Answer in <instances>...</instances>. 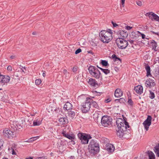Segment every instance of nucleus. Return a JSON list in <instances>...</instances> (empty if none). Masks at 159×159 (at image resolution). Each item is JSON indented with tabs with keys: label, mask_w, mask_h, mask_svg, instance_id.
Segmentation results:
<instances>
[{
	"label": "nucleus",
	"mask_w": 159,
	"mask_h": 159,
	"mask_svg": "<svg viewBox=\"0 0 159 159\" xmlns=\"http://www.w3.org/2000/svg\"><path fill=\"white\" fill-rule=\"evenodd\" d=\"M124 120L122 118H119L117 119L116 121V125L117 127V129H116L117 131L116 134L120 138L122 137L123 135L124 136V134H122V131L123 129H125V127H124Z\"/></svg>",
	"instance_id": "obj_1"
},
{
	"label": "nucleus",
	"mask_w": 159,
	"mask_h": 159,
	"mask_svg": "<svg viewBox=\"0 0 159 159\" xmlns=\"http://www.w3.org/2000/svg\"><path fill=\"white\" fill-rule=\"evenodd\" d=\"M88 70L92 76L97 79H100L101 80H102V76L100 72L95 66L90 65Z\"/></svg>",
	"instance_id": "obj_2"
},
{
	"label": "nucleus",
	"mask_w": 159,
	"mask_h": 159,
	"mask_svg": "<svg viewBox=\"0 0 159 159\" xmlns=\"http://www.w3.org/2000/svg\"><path fill=\"white\" fill-rule=\"evenodd\" d=\"M99 39L104 43H108L112 39V36L111 35L109 36L106 33L105 30L101 31L99 34Z\"/></svg>",
	"instance_id": "obj_3"
},
{
	"label": "nucleus",
	"mask_w": 159,
	"mask_h": 159,
	"mask_svg": "<svg viewBox=\"0 0 159 159\" xmlns=\"http://www.w3.org/2000/svg\"><path fill=\"white\" fill-rule=\"evenodd\" d=\"M77 136L82 144H88L89 140L92 138L90 134L82 132H79L77 134Z\"/></svg>",
	"instance_id": "obj_4"
},
{
	"label": "nucleus",
	"mask_w": 159,
	"mask_h": 159,
	"mask_svg": "<svg viewBox=\"0 0 159 159\" xmlns=\"http://www.w3.org/2000/svg\"><path fill=\"white\" fill-rule=\"evenodd\" d=\"M121 37H118L116 39L115 42L118 47L120 49H125L128 46V43L127 41Z\"/></svg>",
	"instance_id": "obj_5"
},
{
	"label": "nucleus",
	"mask_w": 159,
	"mask_h": 159,
	"mask_svg": "<svg viewBox=\"0 0 159 159\" xmlns=\"http://www.w3.org/2000/svg\"><path fill=\"white\" fill-rule=\"evenodd\" d=\"M124 127H125V129H123L122 131V134H124L123 136L122 137H120L123 139L128 138V137L130 136V133L131 132L132 130H130L131 127L129 125L128 123L126 121V120H124Z\"/></svg>",
	"instance_id": "obj_6"
},
{
	"label": "nucleus",
	"mask_w": 159,
	"mask_h": 159,
	"mask_svg": "<svg viewBox=\"0 0 159 159\" xmlns=\"http://www.w3.org/2000/svg\"><path fill=\"white\" fill-rule=\"evenodd\" d=\"M112 120V118L111 116L105 115L102 117L101 123L102 125L104 127H107L110 125L113 126Z\"/></svg>",
	"instance_id": "obj_7"
},
{
	"label": "nucleus",
	"mask_w": 159,
	"mask_h": 159,
	"mask_svg": "<svg viewBox=\"0 0 159 159\" xmlns=\"http://www.w3.org/2000/svg\"><path fill=\"white\" fill-rule=\"evenodd\" d=\"M88 152H85L84 155L85 156L90 157V156L93 157L95 156L96 154H98L100 150L93 148V147H90V145H88Z\"/></svg>",
	"instance_id": "obj_8"
},
{
	"label": "nucleus",
	"mask_w": 159,
	"mask_h": 159,
	"mask_svg": "<svg viewBox=\"0 0 159 159\" xmlns=\"http://www.w3.org/2000/svg\"><path fill=\"white\" fill-rule=\"evenodd\" d=\"M90 100L89 98L87 97L86 98L85 101L83 103L81 108V111L82 113H86L89 110L91 106Z\"/></svg>",
	"instance_id": "obj_9"
},
{
	"label": "nucleus",
	"mask_w": 159,
	"mask_h": 159,
	"mask_svg": "<svg viewBox=\"0 0 159 159\" xmlns=\"http://www.w3.org/2000/svg\"><path fill=\"white\" fill-rule=\"evenodd\" d=\"M2 133L4 137L8 139H12L16 136V133L14 131H11L7 128H5L3 130Z\"/></svg>",
	"instance_id": "obj_10"
},
{
	"label": "nucleus",
	"mask_w": 159,
	"mask_h": 159,
	"mask_svg": "<svg viewBox=\"0 0 159 159\" xmlns=\"http://www.w3.org/2000/svg\"><path fill=\"white\" fill-rule=\"evenodd\" d=\"M61 134L64 137L71 140V141L69 142V143H71L70 144L74 145L75 144V141L76 140V139L75 138V134L73 133L71 134L67 133H66V132L63 130L61 132Z\"/></svg>",
	"instance_id": "obj_11"
},
{
	"label": "nucleus",
	"mask_w": 159,
	"mask_h": 159,
	"mask_svg": "<svg viewBox=\"0 0 159 159\" xmlns=\"http://www.w3.org/2000/svg\"><path fill=\"white\" fill-rule=\"evenodd\" d=\"M152 117L150 115H148L147 119L143 123V125L146 131L148 130L149 126L152 123Z\"/></svg>",
	"instance_id": "obj_12"
},
{
	"label": "nucleus",
	"mask_w": 159,
	"mask_h": 159,
	"mask_svg": "<svg viewBox=\"0 0 159 159\" xmlns=\"http://www.w3.org/2000/svg\"><path fill=\"white\" fill-rule=\"evenodd\" d=\"M118 29V30L116 32L115 31H114L115 33H116V34L118 35H120V37H121L122 38H126L128 35V34L127 31L122 30L121 28H119Z\"/></svg>",
	"instance_id": "obj_13"
},
{
	"label": "nucleus",
	"mask_w": 159,
	"mask_h": 159,
	"mask_svg": "<svg viewBox=\"0 0 159 159\" xmlns=\"http://www.w3.org/2000/svg\"><path fill=\"white\" fill-rule=\"evenodd\" d=\"M10 80V77L7 75H0V83L4 84L8 83Z\"/></svg>",
	"instance_id": "obj_14"
},
{
	"label": "nucleus",
	"mask_w": 159,
	"mask_h": 159,
	"mask_svg": "<svg viewBox=\"0 0 159 159\" xmlns=\"http://www.w3.org/2000/svg\"><path fill=\"white\" fill-rule=\"evenodd\" d=\"M89 145L93 147V148L97 149L100 150V147L99 144L93 139L91 140L89 142Z\"/></svg>",
	"instance_id": "obj_15"
},
{
	"label": "nucleus",
	"mask_w": 159,
	"mask_h": 159,
	"mask_svg": "<svg viewBox=\"0 0 159 159\" xmlns=\"http://www.w3.org/2000/svg\"><path fill=\"white\" fill-rule=\"evenodd\" d=\"M144 66L145 67V69L146 71V76L148 77L149 76L152 77L154 78L153 77H152L151 73V68L148 65V64L144 63Z\"/></svg>",
	"instance_id": "obj_16"
},
{
	"label": "nucleus",
	"mask_w": 159,
	"mask_h": 159,
	"mask_svg": "<svg viewBox=\"0 0 159 159\" xmlns=\"http://www.w3.org/2000/svg\"><path fill=\"white\" fill-rule=\"evenodd\" d=\"M89 84L90 85L91 87L95 88L96 85H98V82L95 79L90 78L89 79V81L88 82Z\"/></svg>",
	"instance_id": "obj_17"
},
{
	"label": "nucleus",
	"mask_w": 159,
	"mask_h": 159,
	"mask_svg": "<svg viewBox=\"0 0 159 159\" xmlns=\"http://www.w3.org/2000/svg\"><path fill=\"white\" fill-rule=\"evenodd\" d=\"M143 88L141 85H138L136 87H135L134 88L136 93L139 94H141L143 92Z\"/></svg>",
	"instance_id": "obj_18"
},
{
	"label": "nucleus",
	"mask_w": 159,
	"mask_h": 159,
	"mask_svg": "<svg viewBox=\"0 0 159 159\" xmlns=\"http://www.w3.org/2000/svg\"><path fill=\"white\" fill-rule=\"evenodd\" d=\"M72 105L71 103L69 102H67L64 105L63 108L65 111H68L72 109Z\"/></svg>",
	"instance_id": "obj_19"
},
{
	"label": "nucleus",
	"mask_w": 159,
	"mask_h": 159,
	"mask_svg": "<svg viewBox=\"0 0 159 159\" xmlns=\"http://www.w3.org/2000/svg\"><path fill=\"white\" fill-rule=\"evenodd\" d=\"M123 95V92L120 89L118 88L116 89L114 93V96L116 98H120Z\"/></svg>",
	"instance_id": "obj_20"
},
{
	"label": "nucleus",
	"mask_w": 159,
	"mask_h": 159,
	"mask_svg": "<svg viewBox=\"0 0 159 159\" xmlns=\"http://www.w3.org/2000/svg\"><path fill=\"white\" fill-rule=\"evenodd\" d=\"M145 155L148 156L149 159H155V156L152 152L150 150H148L145 152Z\"/></svg>",
	"instance_id": "obj_21"
},
{
	"label": "nucleus",
	"mask_w": 159,
	"mask_h": 159,
	"mask_svg": "<svg viewBox=\"0 0 159 159\" xmlns=\"http://www.w3.org/2000/svg\"><path fill=\"white\" fill-rule=\"evenodd\" d=\"M150 82H151L152 83V86L154 85V80L150 78L148 79L146 81L145 83V86L147 88L151 89V85L149 84Z\"/></svg>",
	"instance_id": "obj_22"
},
{
	"label": "nucleus",
	"mask_w": 159,
	"mask_h": 159,
	"mask_svg": "<svg viewBox=\"0 0 159 159\" xmlns=\"http://www.w3.org/2000/svg\"><path fill=\"white\" fill-rule=\"evenodd\" d=\"M77 33V30L75 28L70 29L67 33L68 36H73Z\"/></svg>",
	"instance_id": "obj_23"
},
{
	"label": "nucleus",
	"mask_w": 159,
	"mask_h": 159,
	"mask_svg": "<svg viewBox=\"0 0 159 159\" xmlns=\"http://www.w3.org/2000/svg\"><path fill=\"white\" fill-rule=\"evenodd\" d=\"M58 121L61 125H66L68 123V119L66 117H61L59 120Z\"/></svg>",
	"instance_id": "obj_24"
},
{
	"label": "nucleus",
	"mask_w": 159,
	"mask_h": 159,
	"mask_svg": "<svg viewBox=\"0 0 159 159\" xmlns=\"http://www.w3.org/2000/svg\"><path fill=\"white\" fill-rule=\"evenodd\" d=\"M106 147V149L109 152H111L112 151H114L115 150V147L113 145L111 144H107Z\"/></svg>",
	"instance_id": "obj_25"
},
{
	"label": "nucleus",
	"mask_w": 159,
	"mask_h": 159,
	"mask_svg": "<svg viewBox=\"0 0 159 159\" xmlns=\"http://www.w3.org/2000/svg\"><path fill=\"white\" fill-rule=\"evenodd\" d=\"M90 100L91 105L93 107L99 110L100 107L99 106L98 103L95 101H94L93 99L90 98Z\"/></svg>",
	"instance_id": "obj_26"
},
{
	"label": "nucleus",
	"mask_w": 159,
	"mask_h": 159,
	"mask_svg": "<svg viewBox=\"0 0 159 159\" xmlns=\"http://www.w3.org/2000/svg\"><path fill=\"white\" fill-rule=\"evenodd\" d=\"M150 41V44L152 47V49H153L155 51H157L156 47L157 45V42L154 40H152Z\"/></svg>",
	"instance_id": "obj_27"
},
{
	"label": "nucleus",
	"mask_w": 159,
	"mask_h": 159,
	"mask_svg": "<svg viewBox=\"0 0 159 159\" xmlns=\"http://www.w3.org/2000/svg\"><path fill=\"white\" fill-rule=\"evenodd\" d=\"M111 57L115 62L119 61H120V64L122 62V59L120 58L117 57V56L115 54H113L112 55Z\"/></svg>",
	"instance_id": "obj_28"
},
{
	"label": "nucleus",
	"mask_w": 159,
	"mask_h": 159,
	"mask_svg": "<svg viewBox=\"0 0 159 159\" xmlns=\"http://www.w3.org/2000/svg\"><path fill=\"white\" fill-rule=\"evenodd\" d=\"M154 151L157 157H159V143L154 148Z\"/></svg>",
	"instance_id": "obj_29"
},
{
	"label": "nucleus",
	"mask_w": 159,
	"mask_h": 159,
	"mask_svg": "<svg viewBox=\"0 0 159 159\" xmlns=\"http://www.w3.org/2000/svg\"><path fill=\"white\" fill-rule=\"evenodd\" d=\"M100 63L102 65V66L107 67L109 66L108 61L106 60H101Z\"/></svg>",
	"instance_id": "obj_30"
},
{
	"label": "nucleus",
	"mask_w": 159,
	"mask_h": 159,
	"mask_svg": "<svg viewBox=\"0 0 159 159\" xmlns=\"http://www.w3.org/2000/svg\"><path fill=\"white\" fill-rule=\"evenodd\" d=\"M152 21L154 20L159 22V16L153 12L152 14V19H151Z\"/></svg>",
	"instance_id": "obj_31"
},
{
	"label": "nucleus",
	"mask_w": 159,
	"mask_h": 159,
	"mask_svg": "<svg viewBox=\"0 0 159 159\" xmlns=\"http://www.w3.org/2000/svg\"><path fill=\"white\" fill-rule=\"evenodd\" d=\"M42 120H40L38 119L34 120L33 122V125L34 126L39 125L42 123Z\"/></svg>",
	"instance_id": "obj_32"
},
{
	"label": "nucleus",
	"mask_w": 159,
	"mask_h": 159,
	"mask_svg": "<svg viewBox=\"0 0 159 159\" xmlns=\"http://www.w3.org/2000/svg\"><path fill=\"white\" fill-rule=\"evenodd\" d=\"M68 112V116H69L71 117L72 119H73L75 117V113L74 111L70 110Z\"/></svg>",
	"instance_id": "obj_33"
},
{
	"label": "nucleus",
	"mask_w": 159,
	"mask_h": 159,
	"mask_svg": "<svg viewBox=\"0 0 159 159\" xmlns=\"http://www.w3.org/2000/svg\"><path fill=\"white\" fill-rule=\"evenodd\" d=\"M154 75L155 76L157 77L158 75V79H159V67L156 68L154 70Z\"/></svg>",
	"instance_id": "obj_34"
},
{
	"label": "nucleus",
	"mask_w": 159,
	"mask_h": 159,
	"mask_svg": "<svg viewBox=\"0 0 159 159\" xmlns=\"http://www.w3.org/2000/svg\"><path fill=\"white\" fill-rule=\"evenodd\" d=\"M100 70L105 75H107L110 73V71L108 69L101 68Z\"/></svg>",
	"instance_id": "obj_35"
},
{
	"label": "nucleus",
	"mask_w": 159,
	"mask_h": 159,
	"mask_svg": "<svg viewBox=\"0 0 159 159\" xmlns=\"http://www.w3.org/2000/svg\"><path fill=\"white\" fill-rule=\"evenodd\" d=\"M130 96L128 98V104L131 106H133L134 104V102L131 99V97Z\"/></svg>",
	"instance_id": "obj_36"
},
{
	"label": "nucleus",
	"mask_w": 159,
	"mask_h": 159,
	"mask_svg": "<svg viewBox=\"0 0 159 159\" xmlns=\"http://www.w3.org/2000/svg\"><path fill=\"white\" fill-rule=\"evenodd\" d=\"M149 98L150 99H152L155 97V95L154 93L152 92L151 90H149Z\"/></svg>",
	"instance_id": "obj_37"
},
{
	"label": "nucleus",
	"mask_w": 159,
	"mask_h": 159,
	"mask_svg": "<svg viewBox=\"0 0 159 159\" xmlns=\"http://www.w3.org/2000/svg\"><path fill=\"white\" fill-rule=\"evenodd\" d=\"M106 97L107 98V99H105L104 102L106 103H109L111 102L112 100V99L111 98L110 96H107Z\"/></svg>",
	"instance_id": "obj_38"
},
{
	"label": "nucleus",
	"mask_w": 159,
	"mask_h": 159,
	"mask_svg": "<svg viewBox=\"0 0 159 159\" xmlns=\"http://www.w3.org/2000/svg\"><path fill=\"white\" fill-rule=\"evenodd\" d=\"M152 12H147L145 14V16H147L148 17L149 19H152Z\"/></svg>",
	"instance_id": "obj_39"
},
{
	"label": "nucleus",
	"mask_w": 159,
	"mask_h": 159,
	"mask_svg": "<svg viewBox=\"0 0 159 159\" xmlns=\"http://www.w3.org/2000/svg\"><path fill=\"white\" fill-rule=\"evenodd\" d=\"M33 137L31 138H30L27 141V142H32L34 141L36 139V137Z\"/></svg>",
	"instance_id": "obj_40"
},
{
	"label": "nucleus",
	"mask_w": 159,
	"mask_h": 159,
	"mask_svg": "<svg viewBox=\"0 0 159 159\" xmlns=\"http://www.w3.org/2000/svg\"><path fill=\"white\" fill-rule=\"evenodd\" d=\"M132 34L133 36L132 37V39H134V37H137L139 36L138 34L139 33H137V32L136 33L135 32H132Z\"/></svg>",
	"instance_id": "obj_41"
},
{
	"label": "nucleus",
	"mask_w": 159,
	"mask_h": 159,
	"mask_svg": "<svg viewBox=\"0 0 159 159\" xmlns=\"http://www.w3.org/2000/svg\"><path fill=\"white\" fill-rule=\"evenodd\" d=\"M111 23L113 25V27L114 28L116 27L117 26L119 27L120 26L121 27V26H120V25L117 24L115 22H114L113 21H111Z\"/></svg>",
	"instance_id": "obj_42"
},
{
	"label": "nucleus",
	"mask_w": 159,
	"mask_h": 159,
	"mask_svg": "<svg viewBox=\"0 0 159 159\" xmlns=\"http://www.w3.org/2000/svg\"><path fill=\"white\" fill-rule=\"evenodd\" d=\"M41 82V80L40 79H36L35 81V83L36 85H38L40 84Z\"/></svg>",
	"instance_id": "obj_43"
},
{
	"label": "nucleus",
	"mask_w": 159,
	"mask_h": 159,
	"mask_svg": "<svg viewBox=\"0 0 159 159\" xmlns=\"http://www.w3.org/2000/svg\"><path fill=\"white\" fill-rule=\"evenodd\" d=\"M106 33H107V34L109 33L110 34V35H111L112 36L113 32L111 29H107V30H106Z\"/></svg>",
	"instance_id": "obj_44"
},
{
	"label": "nucleus",
	"mask_w": 159,
	"mask_h": 159,
	"mask_svg": "<svg viewBox=\"0 0 159 159\" xmlns=\"http://www.w3.org/2000/svg\"><path fill=\"white\" fill-rule=\"evenodd\" d=\"M137 32L139 33L140 35H141L142 39H144L145 38V35L144 34L140 32L139 31H137ZM146 39H148V38H146Z\"/></svg>",
	"instance_id": "obj_45"
},
{
	"label": "nucleus",
	"mask_w": 159,
	"mask_h": 159,
	"mask_svg": "<svg viewBox=\"0 0 159 159\" xmlns=\"http://www.w3.org/2000/svg\"><path fill=\"white\" fill-rule=\"evenodd\" d=\"M93 93L96 96H100L102 93V92H98L96 91H93Z\"/></svg>",
	"instance_id": "obj_46"
},
{
	"label": "nucleus",
	"mask_w": 159,
	"mask_h": 159,
	"mask_svg": "<svg viewBox=\"0 0 159 159\" xmlns=\"http://www.w3.org/2000/svg\"><path fill=\"white\" fill-rule=\"evenodd\" d=\"M120 103H123L125 104V102H126L125 99L123 98H120Z\"/></svg>",
	"instance_id": "obj_47"
},
{
	"label": "nucleus",
	"mask_w": 159,
	"mask_h": 159,
	"mask_svg": "<svg viewBox=\"0 0 159 159\" xmlns=\"http://www.w3.org/2000/svg\"><path fill=\"white\" fill-rule=\"evenodd\" d=\"M10 149L11 150L12 154L13 155H15L16 154V152L15 151L14 149L12 148L11 147V148H9L8 150H9Z\"/></svg>",
	"instance_id": "obj_48"
},
{
	"label": "nucleus",
	"mask_w": 159,
	"mask_h": 159,
	"mask_svg": "<svg viewBox=\"0 0 159 159\" xmlns=\"http://www.w3.org/2000/svg\"><path fill=\"white\" fill-rule=\"evenodd\" d=\"M3 141L2 139H0V150L2 149V147L3 144Z\"/></svg>",
	"instance_id": "obj_49"
},
{
	"label": "nucleus",
	"mask_w": 159,
	"mask_h": 159,
	"mask_svg": "<svg viewBox=\"0 0 159 159\" xmlns=\"http://www.w3.org/2000/svg\"><path fill=\"white\" fill-rule=\"evenodd\" d=\"M82 51V50L81 49L79 48L78 49H77L75 51V54H77L80 52H81Z\"/></svg>",
	"instance_id": "obj_50"
},
{
	"label": "nucleus",
	"mask_w": 159,
	"mask_h": 159,
	"mask_svg": "<svg viewBox=\"0 0 159 159\" xmlns=\"http://www.w3.org/2000/svg\"><path fill=\"white\" fill-rule=\"evenodd\" d=\"M23 125H22L20 123V124H17L16 125L17 128H18L19 129H20L21 128H22V126Z\"/></svg>",
	"instance_id": "obj_51"
},
{
	"label": "nucleus",
	"mask_w": 159,
	"mask_h": 159,
	"mask_svg": "<svg viewBox=\"0 0 159 159\" xmlns=\"http://www.w3.org/2000/svg\"><path fill=\"white\" fill-rule=\"evenodd\" d=\"M77 152L78 154H80V157H83V155L81 153L82 150L81 149H78Z\"/></svg>",
	"instance_id": "obj_52"
},
{
	"label": "nucleus",
	"mask_w": 159,
	"mask_h": 159,
	"mask_svg": "<svg viewBox=\"0 0 159 159\" xmlns=\"http://www.w3.org/2000/svg\"><path fill=\"white\" fill-rule=\"evenodd\" d=\"M77 66H74L72 70L74 73H75L77 70Z\"/></svg>",
	"instance_id": "obj_53"
},
{
	"label": "nucleus",
	"mask_w": 159,
	"mask_h": 159,
	"mask_svg": "<svg viewBox=\"0 0 159 159\" xmlns=\"http://www.w3.org/2000/svg\"><path fill=\"white\" fill-rule=\"evenodd\" d=\"M132 27L129 25L125 26V29L127 30H130L132 28Z\"/></svg>",
	"instance_id": "obj_54"
},
{
	"label": "nucleus",
	"mask_w": 159,
	"mask_h": 159,
	"mask_svg": "<svg viewBox=\"0 0 159 159\" xmlns=\"http://www.w3.org/2000/svg\"><path fill=\"white\" fill-rule=\"evenodd\" d=\"M7 70L8 71H11L12 70V68L11 66H9L7 68Z\"/></svg>",
	"instance_id": "obj_55"
},
{
	"label": "nucleus",
	"mask_w": 159,
	"mask_h": 159,
	"mask_svg": "<svg viewBox=\"0 0 159 159\" xmlns=\"http://www.w3.org/2000/svg\"><path fill=\"white\" fill-rule=\"evenodd\" d=\"M137 4L139 6H141L142 5V2L140 1H139L136 2Z\"/></svg>",
	"instance_id": "obj_56"
},
{
	"label": "nucleus",
	"mask_w": 159,
	"mask_h": 159,
	"mask_svg": "<svg viewBox=\"0 0 159 159\" xmlns=\"http://www.w3.org/2000/svg\"><path fill=\"white\" fill-rule=\"evenodd\" d=\"M125 0H121V4L123 7H124Z\"/></svg>",
	"instance_id": "obj_57"
},
{
	"label": "nucleus",
	"mask_w": 159,
	"mask_h": 159,
	"mask_svg": "<svg viewBox=\"0 0 159 159\" xmlns=\"http://www.w3.org/2000/svg\"><path fill=\"white\" fill-rule=\"evenodd\" d=\"M127 41H128L131 44H134V40H131L130 39H128Z\"/></svg>",
	"instance_id": "obj_58"
},
{
	"label": "nucleus",
	"mask_w": 159,
	"mask_h": 159,
	"mask_svg": "<svg viewBox=\"0 0 159 159\" xmlns=\"http://www.w3.org/2000/svg\"><path fill=\"white\" fill-rule=\"evenodd\" d=\"M54 111L55 112H56V113H58V112H60V109L59 108V107H57V108H56L54 110Z\"/></svg>",
	"instance_id": "obj_59"
},
{
	"label": "nucleus",
	"mask_w": 159,
	"mask_h": 159,
	"mask_svg": "<svg viewBox=\"0 0 159 159\" xmlns=\"http://www.w3.org/2000/svg\"><path fill=\"white\" fill-rule=\"evenodd\" d=\"M119 69L120 68L117 66L114 67V70L116 72H118L119 70Z\"/></svg>",
	"instance_id": "obj_60"
},
{
	"label": "nucleus",
	"mask_w": 159,
	"mask_h": 159,
	"mask_svg": "<svg viewBox=\"0 0 159 159\" xmlns=\"http://www.w3.org/2000/svg\"><path fill=\"white\" fill-rule=\"evenodd\" d=\"M87 52L88 53H90L92 55H93L94 54V52H93L92 50L88 51H87Z\"/></svg>",
	"instance_id": "obj_61"
},
{
	"label": "nucleus",
	"mask_w": 159,
	"mask_h": 159,
	"mask_svg": "<svg viewBox=\"0 0 159 159\" xmlns=\"http://www.w3.org/2000/svg\"><path fill=\"white\" fill-rule=\"evenodd\" d=\"M149 56V54H147L145 56H144L143 58L145 60L148 59V58Z\"/></svg>",
	"instance_id": "obj_62"
},
{
	"label": "nucleus",
	"mask_w": 159,
	"mask_h": 159,
	"mask_svg": "<svg viewBox=\"0 0 159 159\" xmlns=\"http://www.w3.org/2000/svg\"><path fill=\"white\" fill-rule=\"evenodd\" d=\"M120 98L119 99H115V102L116 103H118V102L120 103Z\"/></svg>",
	"instance_id": "obj_63"
},
{
	"label": "nucleus",
	"mask_w": 159,
	"mask_h": 159,
	"mask_svg": "<svg viewBox=\"0 0 159 159\" xmlns=\"http://www.w3.org/2000/svg\"><path fill=\"white\" fill-rule=\"evenodd\" d=\"M25 123V120L24 118L21 120V124L23 125V124Z\"/></svg>",
	"instance_id": "obj_64"
}]
</instances>
